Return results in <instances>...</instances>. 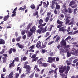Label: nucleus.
Wrapping results in <instances>:
<instances>
[{
  "instance_id": "obj_45",
  "label": "nucleus",
  "mask_w": 78,
  "mask_h": 78,
  "mask_svg": "<svg viewBox=\"0 0 78 78\" xmlns=\"http://www.w3.org/2000/svg\"><path fill=\"white\" fill-rule=\"evenodd\" d=\"M71 39V37H70V36H69L66 39H65V40L66 41H68V40H69V39Z\"/></svg>"
},
{
  "instance_id": "obj_6",
  "label": "nucleus",
  "mask_w": 78,
  "mask_h": 78,
  "mask_svg": "<svg viewBox=\"0 0 78 78\" xmlns=\"http://www.w3.org/2000/svg\"><path fill=\"white\" fill-rule=\"evenodd\" d=\"M37 55H36V54H34L32 55V56L31 57V58L34 59H33L32 60V62H34V61H37V59H38V58L39 57H36V56Z\"/></svg>"
},
{
  "instance_id": "obj_46",
  "label": "nucleus",
  "mask_w": 78,
  "mask_h": 78,
  "mask_svg": "<svg viewBox=\"0 0 78 78\" xmlns=\"http://www.w3.org/2000/svg\"><path fill=\"white\" fill-rule=\"evenodd\" d=\"M2 55L3 56H4L2 57V58H8V55H7V54H3Z\"/></svg>"
},
{
  "instance_id": "obj_26",
  "label": "nucleus",
  "mask_w": 78,
  "mask_h": 78,
  "mask_svg": "<svg viewBox=\"0 0 78 78\" xmlns=\"http://www.w3.org/2000/svg\"><path fill=\"white\" fill-rule=\"evenodd\" d=\"M50 28L48 27V31H51L52 29V28L54 27V26L53 25H51L50 26Z\"/></svg>"
},
{
  "instance_id": "obj_25",
  "label": "nucleus",
  "mask_w": 78,
  "mask_h": 78,
  "mask_svg": "<svg viewBox=\"0 0 78 78\" xmlns=\"http://www.w3.org/2000/svg\"><path fill=\"white\" fill-rule=\"evenodd\" d=\"M2 59L3 60L2 63H6V60H7V58L2 57Z\"/></svg>"
},
{
  "instance_id": "obj_36",
  "label": "nucleus",
  "mask_w": 78,
  "mask_h": 78,
  "mask_svg": "<svg viewBox=\"0 0 78 78\" xmlns=\"http://www.w3.org/2000/svg\"><path fill=\"white\" fill-rule=\"evenodd\" d=\"M31 25H32V23H30L27 26V30H28L30 28V27L31 26Z\"/></svg>"
},
{
  "instance_id": "obj_21",
  "label": "nucleus",
  "mask_w": 78,
  "mask_h": 78,
  "mask_svg": "<svg viewBox=\"0 0 78 78\" xmlns=\"http://www.w3.org/2000/svg\"><path fill=\"white\" fill-rule=\"evenodd\" d=\"M42 67H46L48 66V64L46 63H43L41 65Z\"/></svg>"
},
{
  "instance_id": "obj_1",
  "label": "nucleus",
  "mask_w": 78,
  "mask_h": 78,
  "mask_svg": "<svg viewBox=\"0 0 78 78\" xmlns=\"http://www.w3.org/2000/svg\"><path fill=\"white\" fill-rule=\"evenodd\" d=\"M71 54L75 56H78V49L75 50L74 48H72V51L70 52L68 51L67 52V56L68 57H70L71 56Z\"/></svg>"
},
{
  "instance_id": "obj_2",
  "label": "nucleus",
  "mask_w": 78,
  "mask_h": 78,
  "mask_svg": "<svg viewBox=\"0 0 78 78\" xmlns=\"http://www.w3.org/2000/svg\"><path fill=\"white\" fill-rule=\"evenodd\" d=\"M55 60L56 61H59V57H49L48 58V60L47 61L49 63H52L53 62H55Z\"/></svg>"
},
{
  "instance_id": "obj_22",
  "label": "nucleus",
  "mask_w": 78,
  "mask_h": 78,
  "mask_svg": "<svg viewBox=\"0 0 78 78\" xmlns=\"http://www.w3.org/2000/svg\"><path fill=\"white\" fill-rule=\"evenodd\" d=\"M74 21H75V19L74 18H73L71 19V21L69 23H68L69 25H72V24H73Z\"/></svg>"
},
{
  "instance_id": "obj_49",
  "label": "nucleus",
  "mask_w": 78,
  "mask_h": 78,
  "mask_svg": "<svg viewBox=\"0 0 78 78\" xmlns=\"http://www.w3.org/2000/svg\"><path fill=\"white\" fill-rule=\"evenodd\" d=\"M77 6L78 5L75 4L73 6H71V8H73V9H74V8H75L76 7H77Z\"/></svg>"
},
{
  "instance_id": "obj_54",
  "label": "nucleus",
  "mask_w": 78,
  "mask_h": 78,
  "mask_svg": "<svg viewBox=\"0 0 78 78\" xmlns=\"http://www.w3.org/2000/svg\"><path fill=\"white\" fill-rule=\"evenodd\" d=\"M66 4H64L62 6V7L64 9H65L66 8Z\"/></svg>"
},
{
  "instance_id": "obj_18",
  "label": "nucleus",
  "mask_w": 78,
  "mask_h": 78,
  "mask_svg": "<svg viewBox=\"0 0 78 78\" xmlns=\"http://www.w3.org/2000/svg\"><path fill=\"white\" fill-rule=\"evenodd\" d=\"M76 3V2L73 1H71L69 4V6H71L72 5H75Z\"/></svg>"
},
{
  "instance_id": "obj_44",
  "label": "nucleus",
  "mask_w": 78,
  "mask_h": 78,
  "mask_svg": "<svg viewBox=\"0 0 78 78\" xmlns=\"http://www.w3.org/2000/svg\"><path fill=\"white\" fill-rule=\"evenodd\" d=\"M68 12L69 14H71L72 12V9L70 8H68Z\"/></svg>"
},
{
  "instance_id": "obj_37",
  "label": "nucleus",
  "mask_w": 78,
  "mask_h": 78,
  "mask_svg": "<svg viewBox=\"0 0 78 78\" xmlns=\"http://www.w3.org/2000/svg\"><path fill=\"white\" fill-rule=\"evenodd\" d=\"M78 10L77 9V8H76L75 9H74V12H73V14L74 15H75V14H76V11Z\"/></svg>"
},
{
  "instance_id": "obj_58",
  "label": "nucleus",
  "mask_w": 78,
  "mask_h": 78,
  "mask_svg": "<svg viewBox=\"0 0 78 78\" xmlns=\"http://www.w3.org/2000/svg\"><path fill=\"white\" fill-rule=\"evenodd\" d=\"M12 52H13V53H16V49L14 48L12 49Z\"/></svg>"
},
{
  "instance_id": "obj_8",
  "label": "nucleus",
  "mask_w": 78,
  "mask_h": 78,
  "mask_svg": "<svg viewBox=\"0 0 78 78\" xmlns=\"http://www.w3.org/2000/svg\"><path fill=\"white\" fill-rule=\"evenodd\" d=\"M60 44L62 46H66L67 43L65 40L63 39L60 42Z\"/></svg>"
},
{
  "instance_id": "obj_56",
  "label": "nucleus",
  "mask_w": 78,
  "mask_h": 78,
  "mask_svg": "<svg viewBox=\"0 0 78 78\" xmlns=\"http://www.w3.org/2000/svg\"><path fill=\"white\" fill-rule=\"evenodd\" d=\"M5 53V49H3L2 51L0 52V54L2 55V54H3Z\"/></svg>"
},
{
  "instance_id": "obj_27",
  "label": "nucleus",
  "mask_w": 78,
  "mask_h": 78,
  "mask_svg": "<svg viewBox=\"0 0 78 78\" xmlns=\"http://www.w3.org/2000/svg\"><path fill=\"white\" fill-rule=\"evenodd\" d=\"M9 17V15H7V16H5L3 19L4 21H6Z\"/></svg>"
},
{
  "instance_id": "obj_34",
  "label": "nucleus",
  "mask_w": 78,
  "mask_h": 78,
  "mask_svg": "<svg viewBox=\"0 0 78 78\" xmlns=\"http://www.w3.org/2000/svg\"><path fill=\"white\" fill-rule=\"evenodd\" d=\"M37 62L39 65H40V64H42V62L39 59H38L37 61Z\"/></svg>"
},
{
  "instance_id": "obj_48",
  "label": "nucleus",
  "mask_w": 78,
  "mask_h": 78,
  "mask_svg": "<svg viewBox=\"0 0 78 78\" xmlns=\"http://www.w3.org/2000/svg\"><path fill=\"white\" fill-rule=\"evenodd\" d=\"M12 48H11L9 49V50L8 52L9 54H11L12 53Z\"/></svg>"
},
{
  "instance_id": "obj_5",
  "label": "nucleus",
  "mask_w": 78,
  "mask_h": 78,
  "mask_svg": "<svg viewBox=\"0 0 78 78\" xmlns=\"http://www.w3.org/2000/svg\"><path fill=\"white\" fill-rule=\"evenodd\" d=\"M36 27L34 25L30 29V31L32 33H36Z\"/></svg>"
},
{
  "instance_id": "obj_20",
  "label": "nucleus",
  "mask_w": 78,
  "mask_h": 78,
  "mask_svg": "<svg viewBox=\"0 0 78 78\" xmlns=\"http://www.w3.org/2000/svg\"><path fill=\"white\" fill-rule=\"evenodd\" d=\"M13 73H14V72L13 71L11 72V73H10L8 75V78H13V76H12V75H13Z\"/></svg>"
},
{
  "instance_id": "obj_29",
  "label": "nucleus",
  "mask_w": 78,
  "mask_h": 78,
  "mask_svg": "<svg viewBox=\"0 0 78 78\" xmlns=\"http://www.w3.org/2000/svg\"><path fill=\"white\" fill-rule=\"evenodd\" d=\"M22 38V36H19L16 39V41H17V42H19V41H20V39H21Z\"/></svg>"
},
{
  "instance_id": "obj_16",
  "label": "nucleus",
  "mask_w": 78,
  "mask_h": 78,
  "mask_svg": "<svg viewBox=\"0 0 78 78\" xmlns=\"http://www.w3.org/2000/svg\"><path fill=\"white\" fill-rule=\"evenodd\" d=\"M60 39H61V37H60L58 36L56 38L55 40V42H57V43H59V41H60Z\"/></svg>"
},
{
  "instance_id": "obj_4",
  "label": "nucleus",
  "mask_w": 78,
  "mask_h": 78,
  "mask_svg": "<svg viewBox=\"0 0 78 78\" xmlns=\"http://www.w3.org/2000/svg\"><path fill=\"white\" fill-rule=\"evenodd\" d=\"M24 69H26V71L28 72L29 73H30V70H31V68H30V66L27 65H24L23 67Z\"/></svg>"
},
{
  "instance_id": "obj_41",
  "label": "nucleus",
  "mask_w": 78,
  "mask_h": 78,
  "mask_svg": "<svg viewBox=\"0 0 78 78\" xmlns=\"http://www.w3.org/2000/svg\"><path fill=\"white\" fill-rule=\"evenodd\" d=\"M65 21H66V23H65V24L67 25V23H69L70 22V20H65Z\"/></svg>"
},
{
  "instance_id": "obj_52",
  "label": "nucleus",
  "mask_w": 78,
  "mask_h": 78,
  "mask_svg": "<svg viewBox=\"0 0 78 78\" xmlns=\"http://www.w3.org/2000/svg\"><path fill=\"white\" fill-rule=\"evenodd\" d=\"M38 33H39V34H41V32H42V31L41 30V29H38L36 31Z\"/></svg>"
},
{
  "instance_id": "obj_10",
  "label": "nucleus",
  "mask_w": 78,
  "mask_h": 78,
  "mask_svg": "<svg viewBox=\"0 0 78 78\" xmlns=\"http://www.w3.org/2000/svg\"><path fill=\"white\" fill-rule=\"evenodd\" d=\"M48 5H49V2L48 1H47V4L45 2H44L43 3V5L44 8H46V7H48Z\"/></svg>"
},
{
  "instance_id": "obj_7",
  "label": "nucleus",
  "mask_w": 78,
  "mask_h": 78,
  "mask_svg": "<svg viewBox=\"0 0 78 78\" xmlns=\"http://www.w3.org/2000/svg\"><path fill=\"white\" fill-rule=\"evenodd\" d=\"M47 26H46L44 28L43 27H40V30H41L42 33H44L45 32L47 31Z\"/></svg>"
},
{
  "instance_id": "obj_60",
  "label": "nucleus",
  "mask_w": 78,
  "mask_h": 78,
  "mask_svg": "<svg viewBox=\"0 0 78 78\" xmlns=\"http://www.w3.org/2000/svg\"><path fill=\"white\" fill-rule=\"evenodd\" d=\"M47 50H45V49H42V53H45V52H47Z\"/></svg>"
},
{
  "instance_id": "obj_12",
  "label": "nucleus",
  "mask_w": 78,
  "mask_h": 78,
  "mask_svg": "<svg viewBox=\"0 0 78 78\" xmlns=\"http://www.w3.org/2000/svg\"><path fill=\"white\" fill-rule=\"evenodd\" d=\"M16 45L18 46L20 48H21V49H23L24 48V45L20 44L19 43H17Z\"/></svg>"
},
{
  "instance_id": "obj_51",
  "label": "nucleus",
  "mask_w": 78,
  "mask_h": 78,
  "mask_svg": "<svg viewBox=\"0 0 78 78\" xmlns=\"http://www.w3.org/2000/svg\"><path fill=\"white\" fill-rule=\"evenodd\" d=\"M62 26H63L62 24H60L59 25L57 26V28H61V27H62Z\"/></svg>"
},
{
  "instance_id": "obj_13",
  "label": "nucleus",
  "mask_w": 78,
  "mask_h": 78,
  "mask_svg": "<svg viewBox=\"0 0 78 78\" xmlns=\"http://www.w3.org/2000/svg\"><path fill=\"white\" fill-rule=\"evenodd\" d=\"M0 45H5V41L2 38L0 39Z\"/></svg>"
},
{
  "instance_id": "obj_24",
  "label": "nucleus",
  "mask_w": 78,
  "mask_h": 78,
  "mask_svg": "<svg viewBox=\"0 0 78 78\" xmlns=\"http://www.w3.org/2000/svg\"><path fill=\"white\" fill-rule=\"evenodd\" d=\"M63 23H64L63 22L61 21V20H59V19H57V23L58 24H62Z\"/></svg>"
},
{
  "instance_id": "obj_40",
  "label": "nucleus",
  "mask_w": 78,
  "mask_h": 78,
  "mask_svg": "<svg viewBox=\"0 0 78 78\" xmlns=\"http://www.w3.org/2000/svg\"><path fill=\"white\" fill-rule=\"evenodd\" d=\"M78 42V41L76 42H73L72 43V44H75L76 47H78V44L76 45V44H77Z\"/></svg>"
},
{
  "instance_id": "obj_61",
  "label": "nucleus",
  "mask_w": 78,
  "mask_h": 78,
  "mask_svg": "<svg viewBox=\"0 0 78 78\" xmlns=\"http://www.w3.org/2000/svg\"><path fill=\"white\" fill-rule=\"evenodd\" d=\"M75 41V38H73L70 40V41L71 42H73Z\"/></svg>"
},
{
  "instance_id": "obj_19",
  "label": "nucleus",
  "mask_w": 78,
  "mask_h": 78,
  "mask_svg": "<svg viewBox=\"0 0 78 78\" xmlns=\"http://www.w3.org/2000/svg\"><path fill=\"white\" fill-rule=\"evenodd\" d=\"M15 66V64L13 63H11L10 64H9V69H12V67H13Z\"/></svg>"
},
{
  "instance_id": "obj_62",
  "label": "nucleus",
  "mask_w": 78,
  "mask_h": 78,
  "mask_svg": "<svg viewBox=\"0 0 78 78\" xmlns=\"http://www.w3.org/2000/svg\"><path fill=\"white\" fill-rule=\"evenodd\" d=\"M54 12L55 14H58V12L57 11V10H56V9H55Z\"/></svg>"
},
{
  "instance_id": "obj_30",
  "label": "nucleus",
  "mask_w": 78,
  "mask_h": 78,
  "mask_svg": "<svg viewBox=\"0 0 78 78\" xmlns=\"http://www.w3.org/2000/svg\"><path fill=\"white\" fill-rule=\"evenodd\" d=\"M50 16H49L47 17L46 18L45 20L46 22H48V21L49 20V18H50Z\"/></svg>"
},
{
  "instance_id": "obj_35",
  "label": "nucleus",
  "mask_w": 78,
  "mask_h": 78,
  "mask_svg": "<svg viewBox=\"0 0 78 78\" xmlns=\"http://www.w3.org/2000/svg\"><path fill=\"white\" fill-rule=\"evenodd\" d=\"M27 33L28 34L27 35V36L28 37H31V36H32V33H33L28 31Z\"/></svg>"
},
{
  "instance_id": "obj_50",
  "label": "nucleus",
  "mask_w": 78,
  "mask_h": 78,
  "mask_svg": "<svg viewBox=\"0 0 78 78\" xmlns=\"http://www.w3.org/2000/svg\"><path fill=\"white\" fill-rule=\"evenodd\" d=\"M66 63H67V66H69V65L71 64V63L69 62L68 60L66 61Z\"/></svg>"
},
{
  "instance_id": "obj_32",
  "label": "nucleus",
  "mask_w": 78,
  "mask_h": 78,
  "mask_svg": "<svg viewBox=\"0 0 78 78\" xmlns=\"http://www.w3.org/2000/svg\"><path fill=\"white\" fill-rule=\"evenodd\" d=\"M30 8H32V9H34L36 8V7H35V5H34L33 4L31 5Z\"/></svg>"
},
{
  "instance_id": "obj_17",
  "label": "nucleus",
  "mask_w": 78,
  "mask_h": 78,
  "mask_svg": "<svg viewBox=\"0 0 78 78\" xmlns=\"http://www.w3.org/2000/svg\"><path fill=\"white\" fill-rule=\"evenodd\" d=\"M64 27H63L59 29L58 30L59 31H62L63 32H64L65 31H66V29H65L64 28Z\"/></svg>"
},
{
  "instance_id": "obj_31",
  "label": "nucleus",
  "mask_w": 78,
  "mask_h": 78,
  "mask_svg": "<svg viewBox=\"0 0 78 78\" xmlns=\"http://www.w3.org/2000/svg\"><path fill=\"white\" fill-rule=\"evenodd\" d=\"M68 34H69V35H74V32L73 33V31H70V32H69L68 33Z\"/></svg>"
},
{
  "instance_id": "obj_33",
  "label": "nucleus",
  "mask_w": 78,
  "mask_h": 78,
  "mask_svg": "<svg viewBox=\"0 0 78 78\" xmlns=\"http://www.w3.org/2000/svg\"><path fill=\"white\" fill-rule=\"evenodd\" d=\"M34 73L33 72L29 76L30 78H34Z\"/></svg>"
},
{
  "instance_id": "obj_47",
  "label": "nucleus",
  "mask_w": 78,
  "mask_h": 78,
  "mask_svg": "<svg viewBox=\"0 0 78 78\" xmlns=\"http://www.w3.org/2000/svg\"><path fill=\"white\" fill-rule=\"evenodd\" d=\"M19 76V73H15V78H18V77Z\"/></svg>"
},
{
  "instance_id": "obj_57",
  "label": "nucleus",
  "mask_w": 78,
  "mask_h": 78,
  "mask_svg": "<svg viewBox=\"0 0 78 78\" xmlns=\"http://www.w3.org/2000/svg\"><path fill=\"white\" fill-rule=\"evenodd\" d=\"M14 59V60L16 61H17V62H19V58L18 57H16Z\"/></svg>"
},
{
  "instance_id": "obj_53",
  "label": "nucleus",
  "mask_w": 78,
  "mask_h": 78,
  "mask_svg": "<svg viewBox=\"0 0 78 78\" xmlns=\"http://www.w3.org/2000/svg\"><path fill=\"white\" fill-rule=\"evenodd\" d=\"M53 43H54V41H50L48 43V45H51V44Z\"/></svg>"
},
{
  "instance_id": "obj_11",
  "label": "nucleus",
  "mask_w": 78,
  "mask_h": 78,
  "mask_svg": "<svg viewBox=\"0 0 78 78\" xmlns=\"http://www.w3.org/2000/svg\"><path fill=\"white\" fill-rule=\"evenodd\" d=\"M36 47L37 48H41V42L40 41H38L37 43Z\"/></svg>"
},
{
  "instance_id": "obj_3",
  "label": "nucleus",
  "mask_w": 78,
  "mask_h": 78,
  "mask_svg": "<svg viewBox=\"0 0 78 78\" xmlns=\"http://www.w3.org/2000/svg\"><path fill=\"white\" fill-rule=\"evenodd\" d=\"M42 23H43V20L42 19H40L38 22V23L39 24L38 26V28H39L41 27H44V26L46 25V23L42 24Z\"/></svg>"
},
{
  "instance_id": "obj_14",
  "label": "nucleus",
  "mask_w": 78,
  "mask_h": 78,
  "mask_svg": "<svg viewBox=\"0 0 78 78\" xmlns=\"http://www.w3.org/2000/svg\"><path fill=\"white\" fill-rule=\"evenodd\" d=\"M33 16L34 17H35L37 16L36 18L37 19H38L39 16V13L37 11H36L33 14Z\"/></svg>"
},
{
  "instance_id": "obj_55",
  "label": "nucleus",
  "mask_w": 78,
  "mask_h": 78,
  "mask_svg": "<svg viewBox=\"0 0 78 78\" xmlns=\"http://www.w3.org/2000/svg\"><path fill=\"white\" fill-rule=\"evenodd\" d=\"M22 59L23 61H26L27 59V57L24 56L23 57Z\"/></svg>"
},
{
  "instance_id": "obj_64",
  "label": "nucleus",
  "mask_w": 78,
  "mask_h": 78,
  "mask_svg": "<svg viewBox=\"0 0 78 78\" xmlns=\"http://www.w3.org/2000/svg\"><path fill=\"white\" fill-rule=\"evenodd\" d=\"M78 59H76L73 61V63H76L78 61Z\"/></svg>"
},
{
  "instance_id": "obj_38",
  "label": "nucleus",
  "mask_w": 78,
  "mask_h": 78,
  "mask_svg": "<svg viewBox=\"0 0 78 78\" xmlns=\"http://www.w3.org/2000/svg\"><path fill=\"white\" fill-rule=\"evenodd\" d=\"M26 76V74L23 73L20 76V78H25Z\"/></svg>"
},
{
  "instance_id": "obj_9",
  "label": "nucleus",
  "mask_w": 78,
  "mask_h": 78,
  "mask_svg": "<svg viewBox=\"0 0 78 78\" xmlns=\"http://www.w3.org/2000/svg\"><path fill=\"white\" fill-rule=\"evenodd\" d=\"M66 70H67V66H64L63 68L62 69L59 71V73H64Z\"/></svg>"
},
{
  "instance_id": "obj_59",
  "label": "nucleus",
  "mask_w": 78,
  "mask_h": 78,
  "mask_svg": "<svg viewBox=\"0 0 78 78\" xmlns=\"http://www.w3.org/2000/svg\"><path fill=\"white\" fill-rule=\"evenodd\" d=\"M26 37H27V36L25 35H24L22 37V39H23L24 40H25L26 39Z\"/></svg>"
},
{
  "instance_id": "obj_28",
  "label": "nucleus",
  "mask_w": 78,
  "mask_h": 78,
  "mask_svg": "<svg viewBox=\"0 0 78 78\" xmlns=\"http://www.w3.org/2000/svg\"><path fill=\"white\" fill-rule=\"evenodd\" d=\"M61 7V6L59 5H56L55 6V8L56 9H58V10H59L60 9V8Z\"/></svg>"
},
{
  "instance_id": "obj_63",
  "label": "nucleus",
  "mask_w": 78,
  "mask_h": 78,
  "mask_svg": "<svg viewBox=\"0 0 78 78\" xmlns=\"http://www.w3.org/2000/svg\"><path fill=\"white\" fill-rule=\"evenodd\" d=\"M51 14V12H48L47 14V16H50Z\"/></svg>"
},
{
  "instance_id": "obj_42",
  "label": "nucleus",
  "mask_w": 78,
  "mask_h": 78,
  "mask_svg": "<svg viewBox=\"0 0 78 78\" xmlns=\"http://www.w3.org/2000/svg\"><path fill=\"white\" fill-rule=\"evenodd\" d=\"M46 47V44H42V46H41L40 48H45V47Z\"/></svg>"
},
{
  "instance_id": "obj_15",
  "label": "nucleus",
  "mask_w": 78,
  "mask_h": 78,
  "mask_svg": "<svg viewBox=\"0 0 78 78\" xmlns=\"http://www.w3.org/2000/svg\"><path fill=\"white\" fill-rule=\"evenodd\" d=\"M66 12H68V10L66 8L63 9L62 11V14L64 13V14H66Z\"/></svg>"
},
{
  "instance_id": "obj_43",
  "label": "nucleus",
  "mask_w": 78,
  "mask_h": 78,
  "mask_svg": "<svg viewBox=\"0 0 78 78\" xmlns=\"http://www.w3.org/2000/svg\"><path fill=\"white\" fill-rule=\"evenodd\" d=\"M64 67V65H62L59 68V71L61 70H62L63 69V67Z\"/></svg>"
},
{
  "instance_id": "obj_39",
  "label": "nucleus",
  "mask_w": 78,
  "mask_h": 78,
  "mask_svg": "<svg viewBox=\"0 0 78 78\" xmlns=\"http://www.w3.org/2000/svg\"><path fill=\"white\" fill-rule=\"evenodd\" d=\"M25 30H22L21 31V35L22 36H23L25 34Z\"/></svg>"
},
{
  "instance_id": "obj_23",
  "label": "nucleus",
  "mask_w": 78,
  "mask_h": 78,
  "mask_svg": "<svg viewBox=\"0 0 78 78\" xmlns=\"http://www.w3.org/2000/svg\"><path fill=\"white\" fill-rule=\"evenodd\" d=\"M20 67H18L16 69V71L17 72H18L19 70V74H20L22 73V68H20Z\"/></svg>"
}]
</instances>
